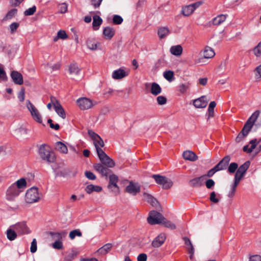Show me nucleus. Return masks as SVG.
Wrapping results in <instances>:
<instances>
[{"label":"nucleus","instance_id":"obj_13","mask_svg":"<svg viewBox=\"0 0 261 261\" xmlns=\"http://www.w3.org/2000/svg\"><path fill=\"white\" fill-rule=\"evenodd\" d=\"M202 4L201 2H197L195 3L185 6L182 8L181 13L185 16L191 15L195 10Z\"/></svg>","mask_w":261,"mask_h":261},{"label":"nucleus","instance_id":"obj_21","mask_svg":"<svg viewBox=\"0 0 261 261\" xmlns=\"http://www.w3.org/2000/svg\"><path fill=\"white\" fill-rule=\"evenodd\" d=\"M11 77L15 84L21 85L23 84L22 75L19 72L12 71L11 73Z\"/></svg>","mask_w":261,"mask_h":261},{"label":"nucleus","instance_id":"obj_28","mask_svg":"<svg viewBox=\"0 0 261 261\" xmlns=\"http://www.w3.org/2000/svg\"><path fill=\"white\" fill-rule=\"evenodd\" d=\"M227 14H220L214 18L212 20V23L214 25H219L224 22L227 17Z\"/></svg>","mask_w":261,"mask_h":261},{"label":"nucleus","instance_id":"obj_26","mask_svg":"<svg viewBox=\"0 0 261 261\" xmlns=\"http://www.w3.org/2000/svg\"><path fill=\"white\" fill-rule=\"evenodd\" d=\"M185 245L187 246V249L188 250V253L190 254V258L191 259L192 258L193 256L194 253V247L190 241V240L188 237H184L183 238Z\"/></svg>","mask_w":261,"mask_h":261},{"label":"nucleus","instance_id":"obj_24","mask_svg":"<svg viewBox=\"0 0 261 261\" xmlns=\"http://www.w3.org/2000/svg\"><path fill=\"white\" fill-rule=\"evenodd\" d=\"M182 156L184 159L190 161H195L198 159L196 154L194 152L190 150L184 151Z\"/></svg>","mask_w":261,"mask_h":261},{"label":"nucleus","instance_id":"obj_55","mask_svg":"<svg viewBox=\"0 0 261 261\" xmlns=\"http://www.w3.org/2000/svg\"><path fill=\"white\" fill-rule=\"evenodd\" d=\"M217 171H219L218 169L215 166L214 167L210 169L207 172V174L205 175H203L204 176H207L208 177H211L214 175V174Z\"/></svg>","mask_w":261,"mask_h":261},{"label":"nucleus","instance_id":"obj_15","mask_svg":"<svg viewBox=\"0 0 261 261\" xmlns=\"http://www.w3.org/2000/svg\"><path fill=\"white\" fill-rule=\"evenodd\" d=\"M208 103V100L205 96H202L193 100V104L196 108H204L206 107Z\"/></svg>","mask_w":261,"mask_h":261},{"label":"nucleus","instance_id":"obj_16","mask_svg":"<svg viewBox=\"0 0 261 261\" xmlns=\"http://www.w3.org/2000/svg\"><path fill=\"white\" fill-rule=\"evenodd\" d=\"M250 165L249 161L245 162L243 165H241L236 171L235 175L243 178L247 170L248 169Z\"/></svg>","mask_w":261,"mask_h":261},{"label":"nucleus","instance_id":"obj_7","mask_svg":"<svg viewBox=\"0 0 261 261\" xmlns=\"http://www.w3.org/2000/svg\"><path fill=\"white\" fill-rule=\"evenodd\" d=\"M165 218L160 213L152 211L149 213V216L147 218L148 223L151 225L162 223Z\"/></svg>","mask_w":261,"mask_h":261},{"label":"nucleus","instance_id":"obj_47","mask_svg":"<svg viewBox=\"0 0 261 261\" xmlns=\"http://www.w3.org/2000/svg\"><path fill=\"white\" fill-rule=\"evenodd\" d=\"M190 84L187 83L185 84H181L178 86V90L181 93H185L190 88Z\"/></svg>","mask_w":261,"mask_h":261},{"label":"nucleus","instance_id":"obj_32","mask_svg":"<svg viewBox=\"0 0 261 261\" xmlns=\"http://www.w3.org/2000/svg\"><path fill=\"white\" fill-rule=\"evenodd\" d=\"M21 192L27 187V181L24 178H21L17 180L13 184Z\"/></svg>","mask_w":261,"mask_h":261},{"label":"nucleus","instance_id":"obj_59","mask_svg":"<svg viewBox=\"0 0 261 261\" xmlns=\"http://www.w3.org/2000/svg\"><path fill=\"white\" fill-rule=\"evenodd\" d=\"M7 76L4 68L0 65V81H5Z\"/></svg>","mask_w":261,"mask_h":261},{"label":"nucleus","instance_id":"obj_36","mask_svg":"<svg viewBox=\"0 0 261 261\" xmlns=\"http://www.w3.org/2000/svg\"><path fill=\"white\" fill-rule=\"evenodd\" d=\"M17 234L15 230L11 227L7 229L6 232L8 239L11 241L14 240L17 238Z\"/></svg>","mask_w":261,"mask_h":261},{"label":"nucleus","instance_id":"obj_58","mask_svg":"<svg viewBox=\"0 0 261 261\" xmlns=\"http://www.w3.org/2000/svg\"><path fill=\"white\" fill-rule=\"evenodd\" d=\"M157 101L159 105H163L166 103L167 99L163 96H159L157 97Z\"/></svg>","mask_w":261,"mask_h":261},{"label":"nucleus","instance_id":"obj_41","mask_svg":"<svg viewBox=\"0 0 261 261\" xmlns=\"http://www.w3.org/2000/svg\"><path fill=\"white\" fill-rule=\"evenodd\" d=\"M94 145L95 147L97 153L98 154V150H102V147L104 146V142L101 137H99L98 139H96L93 141Z\"/></svg>","mask_w":261,"mask_h":261},{"label":"nucleus","instance_id":"obj_51","mask_svg":"<svg viewBox=\"0 0 261 261\" xmlns=\"http://www.w3.org/2000/svg\"><path fill=\"white\" fill-rule=\"evenodd\" d=\"M123 22V18L121 16L115 15L113 18V23L115 24H120Z\"/></svg>","mask_w":261,"mask_h":261},{"label":"nucleus","instance_id":"obj_30","mask_svg":"<svg viewBox=\"0 0 261 261\" xmlns=\"http://www.w3.org/2000/svg\"><path fill=\"white\" fill-rule=\"evenodd\" d=\"M102 23V19L99 16L94 15L93 17L92 27L94 30H98Z\"/></svg>","mask_w":261,"mask_h":261},{"label":"nucleus","instance_id":"obj_19","mask_svg":"<svg viewBox=\"0 0 261 261\" xmlns=\"http://www.w3.org/2000/svg\"><path fill=\"white\" fill-rule=\"evenodd\" d=\"M166 239V236L165 233H160L153 240L152 242V246L155 248L160 247L165 242Z\"/></svg>","mask_w":261,"mask_h":261},{"label":"nucleus","instance_id":"obj_52","mask_svg":"<svg viewBox=\"0 0 261 261\" xmlns=\"http://www.w3.org/2000/svg\"><path fill=\"white\" fill-rule=\"evenodd\" d=\"M36 7L35 6H34L26 10L24 12V14L25 16L32 15L36 12Z\"/></svg>","mask_w":261,"mask_h":261},{"label":"nucleus","instance_id":"obj_61","mask_svg":"<svg viewBox=\"0 0 261 261\" xmlns=\"http://www.w3.org/2000/svg\"><path fill=\"white\" fill-rule=\"evenodd\" d=\"M210 200L214 203H218L219 199L216 198V194L215 192H211L210 197Z\"/></svg>","mask_w":261,"mask_h":261},{"label":"nucleus","instance_id":"obj_29","mask_svg":"<svg viewBox=\"0 0 261 261\" xmlns=\"http://www.w3.org/2000/svg\"><path fill=\"white\" fill-rule=\"evenodd\" d=\"M170 51L171 54L179 57L182 54V47L180 45L172 46L170 47Z\"/></svg>","mask_w":261,"mask_h":261},{"label":"nucleus","instance_id":"obj_50","mask_svg":"<svg viewBox=\"0 0 261 261\" xmlns=\"http://www.w3.org/2000/svg\"><path fill=\"white\" fill-rule=\"evenodd\" d=\"M17 12V10L16 9H12L11 10H10L7 14H6L5 19H10L13 17L15 16Z\"/></svg>","mask_w":261,"mask_h":261},{"label":"nucleus","instance_id":"obj_6","mask_svg":"<svg viewBox=\"0 0 261 261\" xmlns=\"http://www.w3.org/2000/svg\"><path fill=\"white\" fill-rule=\"evenodd\" d=\"M76 104L81 110H85L91 109L96 102L86 97H81L77 99Z\"/></svg>","mask_w":261,"mask_h":261},{"label":"nucleus","instance_id":"obj_35","mask_svg":"<svg viewBox=\"0 0 261 261\" xmlns=\"http://www.w3.org/2000/svg\"><path fill=\"white\" fill-rule=\"evenodd\" d=\"M55 148L62 153L66 154L68 152L67 146L62 142H57L55 145Z\"/></svg>","mask_w":261,"mask_h":261},{"label":"nucleus","instance_id":"obj_33","mask_svg":"<svg viewBox=\"0 0 261 261\" xmlns=\"http://www.w3.org/2000/svg\"><path fill=\"white\" fill-rule=\"evenodd\" d=\"M215 53L214 50L209 46H206L203 50V58L210 59L214 57Z\"/></svg>","mask_w":261,"mask_h":261},{"label":"nucleus","instance_id":"obj_31","mask_svg":"<svg viewBox=\"0 0 261 261\" xmlns=\"http://www.w3.org/2000/svg\"><path fill=\"white\" fill-rule=\"evenodd\" d=\"M101 190V187L92 184L87 186L85 188V191L88 194H91L93 192H99Z\"/></svg>","mask_w":261,"mask_h":261},{"label":"nucleus","instance_id":"obj_5","mask_svg":"<svg viewBox=\"0 0 261 261\" xmlns=\"http://www.w3.org/2000/svg\"><path fill=\"white\" fill-rule=\"evenodd\" d=\"M26 105L33 119L38 123H41L42 122V116L37 109L29 100H27Z\"/></svg>","mask_w":261,"mask_h":261},{"label":"nucleus","instance_id":"obj_25","mask_svg":"<svg viewBox=\"0 0 261 261\" xmlns=\"http://www.w3.org/2000/svg\"><path fill=\"white\" fill-rule=\"evenodd\" d=\"M118 181V177L115 174L111 175L109 176V184L108 187L109 189H112L113 188L116 189L117 191L118 190V187L117 186V182Z\"/></svg>","mask_w":261,"mask_h":261},{"label":"nucleus","instance_id":"obj_40","mask_svg":"<svg viewBox=\"0 0 261 261\" xmlns=\"http://www.w3.org/2000/svg\"><path fill=\"white\" fill-rule=\"evenodd\" d=\"M170 33L169 30L166 27H161L158 30V35L160 38L163 39L165 38L169 35Z\"/></svg>","mask_w":261,"mask_h":261},{"label":"nucleus","instance_id":"obj_39","mask_svg":"<svg viewBox=\"0 0 261 261\" xmlns=\"http://www.w3.org/2000/svg\"><path fill=\"white\" fill-rule=\"evenodd\" d=\"M113 245L112 244L108 243L103 245L102 247L100 248L97 252L99 254L101 255H105L110 251L112 248Z\"/></svg>","mask_w":261,"mask_h":261},{"label":"nucleus","instance_id":"obj_37","mask_svg":"<svg viewBox=\"0 0 261 261\" xmlns=\"http://www.w3.org/2000/svg\"><path fill=\"white\" fill-rule=\"evenodd\" d=\"M143 197L145 201L153 206H155L158 204L156 199L148 193H144Z\"/></svg>","mask_w":261,"mask_h":261},{"label":"nucleus","instance_id":"obj_3","mask_svg":"<svg viewBox=\"0 0 261 261\" xmlns=\"http://www.w3.org/2000/svg\"><path fill=\"white\" fill-rule=\"evenodd\" d=\"M39 153L42 160L48 163H54L56 160L55 153L50 150L48 146L45 144L40 146Z\"/></svg>","mask_w":261,"mask_h":261},{"label":"nucleus","instance_id":"obj_1","mask_svg":"<svg viewBox=\"0 0 261 261\" xmlns=\"http://www.w3.org/2000/svg\"><path fill=\"white\" fill-rule=\"evenodd\" d=\"M259 114L260 111L256 110L251 115L245 122L242 130L236 137V142H240L241 141L244 137L248 135L253 126L255 127V129H257L261 126V121L258 122L257 121Z\"/></svg>","mask_w":261,"mask_h":261},{"label":"nucleus","instance_id":"obj_60","mask_svg":"<svg viewBox=\"0 0 261 261\" xmlns=\"http://www.w3.org/2000/svg\"><path fill=\"white\" fill-rule=\"evenodd\" d=\"M86 177L90 180H94L96 179V176L91 171H86L85 172Z\"/></svg>","mask_w":261,"mask_h":261},{"label":"nucleus","instance_id":"obj_62","mask_svg":"<svg viewBox=\"0 0 261 261\" xmlns=\"http://www.w3.org/2000/svg\"><path fill=\"white\" fill-rule=\"evenodd\" d=\"M205 185L207 189H211L215 185V181L212 179H208L205 182Z\"/></svg>","mask_w":261,"mask_h":261},{"label":"nucleus","instance_id":"obj_4","mask_svg":"<svg viewBox=\"0 0 261 261\" xmlns=\"http://www.w3.org/2000/svg\"><path fill=\"white\" fill-rule=\"evenodd\" d=\"M40 194L38 188L32 187L28 189L25 193V200L27 203H33L36 202L40 199Z\"/></svg>","mask_w":261,"mask_h":261},{"label":"nucleus","instance_id":"obj_57","mask_svg":"<svg viewBox=\"0 0 261 261\" xmlns=\"http://www.w3.org/2000/svg\"><path fill=\"white\" fill-rule=\"evenodd\" d=\"M53 247L57 249H61L63 248V244L61 241H56L53 244Z\"/></svg>","mask_w":261,"mask_h":261},{"label":"nucleus","instance_id":"obj_49","mask_svg":"<svg viewBox=\"0 0 261 261\" xmlns=\"http://www.w3.org/2000/svg\"><path fill=\"white\" fill-rule=\"evenodd\" d=\"M162 223L165 227L170 229H175L176 228V225L170 221L167 220L165 219L164 220H163Z\"/></svg>","mask_w":261,"mask_h":261},{"label":"nucleus","instance_id":"obj_34","mask_svg":"<svg viewBox=\"0 0 261 261\" xmlns=\"http://www.w3.org/2000/svg\"><path fill=\"white\" fill-rule=\"evenodd\" d=\"M150 92L153 95H158L162 92L160 86L156 83L153 82L151 84Z\"/></svg>","mask_w":261,"mask_h":261},{"label":"nucleus","instance_id":"obj_23","mask_svg":"<svg viewBox=\"0 0 261 261\" xmlns=\"http://www.w3.org/2000/svg\"><path fill=\"white\" fill-rule=\"evenodd\" d=\"M49 234L52 239L56 241H61L63 238H65L67 232L65 230L61 232H50Z\"/></svg>","mask_w":261,"mask_h":261},{"label":"nucleus","instance_id":"obj_38","mask_svg":"<svg viewBox=\"0 0 261 261\" xmlns=\"http://www.w3.org/2000/svg\"><path fill=\"white\" fill-rule=\"evenodd\" d=\"M100 45V43L93 39H88L87 41V46L88 48L92 50H96Z\"/></svg>","mask_w":261,"mask_h":261},{"label":"nucleus","instance_id":"obj_18","mask_svg":"<svg viewBox=\"0 0 261 261\" xmlns=\"http://www.w3.org/2000/svg\"><path fill=\"white\" fill-rule=\"evenodd\" d=\"M128 70H125L124 69L119 68L115 70L112 73V77L115 80H120L128 75Z\"/></svg>","mask_w":261,"mask_h":261},{"label":"nucleus","instance_id":"obj_45","mask_svg":"<svg viewBox=\"0 0 261 261\" xmlns=\"http://www.w3.org/2000/svg\"><path fill=\"white\" fill-rule=\"evenodd\" d=\"M68 37V36L64 30H60L58 31L57 36L54 38V41H57L58 39H65Z\"/></svg>","mask_w":261,"mask_h":261},{"label":"nucleus","instance_id":"obj_22","mask_svg":"<svg viewBox=\"0 0 261 261\" xmlns=\"http://www.w3.org/2000/svg\"><path fill=\"white\" fill-rule=\"evenodd\" d=\"M115 30L110 27H107L103 28V35L107 39H111L115 35Z\"/></svg>","mask_w":261,"mask_h":261},{"label":"nucleus","instance_id":"obj_20","mask_svg":"<svg viewBox=\"0 0 261 261\" xmlns=\"http://www.w3.org/2000/svg\"><path fill=\"white\" fill-rule=\"evenodd\" d=\"M230 161V156L226 155L216 165V166L219 171L225 170L227 168Z\"/></svg>","mask_w":261,"mask_h":261},{"label":"nucleus","instance_id":"obj_2","mask_svg":"<svg viewBox=\"0 0 261 261\" xmlns=\"http://www.w3.org/2000/svg\"><path fill=\"white\" fill-rule=\"evenodd\" d=\"M259 114L260 111L256 110L251 115L245 122L242 130L236 137V142H240L241 141L244 137L248 135L253 126L255 127V129H257L261 126V121L258 122L257 121Z\"/></svg>","mask_w":261,"mask_h":261},{"label":"nucleus","instance_id":"obj_27","mask_svg":"<svg viewBox=\"0 0 261 261\" xmlns=\"http://www.w3.org/2000/svg\"><path fill=\"white\" fill-rule=\"evenodd\" d=\"M204 176L196 177L189 181V184L193 187H199L203 185Z\"/></svg>","mask_w":261,"mask_h":261},{"label":"nucleus","instance_id":"obj_46","mask_svg":"<svg viewBox=\"0 0 261 261\" xmlns=\"http://www.w3.org/2000/svg\"><path fill=\"white\" fill-rule=\"evenodd\" d=\"M228 172L230 173H233L238 169V165L237 163L233 162L231 163L229 165H228Z\"/></svg>","mask_w":261,"mask_h":261},{"label":"nucleus","instance_id":"obj_10","mask_svg":"<svg viewBox=\"0 0 261 261\" xmlns=\"http://www.w3.org/2000/svg\"><path fill=\"white\" fill-rule=\"evenodd\" d=\"M155 182L162 186L164 189H168L172 185V181L165 176L158 174H154L152 176Z\"/></svg>","mask_w":261,"mask_h":261},{"label":"nucleus","instance_id":"obj_56","mask_svg":"<svg viewBox=\"0 0 261 261\" xmlns=\"http://www.w3.org/2000/svg\"><path fill=\"white\" fill-rule=\"evenodd\" d=\"M37 249V241L35 239H34L31 243L30 251L32 253H35L36 252Z\"/></svg>","mask_w":261,"mask_h":261},{"label":"nucleus","instance_id":"obj_54","mask_svg":"<svg viewBox=\"0 0 261 261\" xmlns=\"http://www.w3.org/2000/svg\"><path fill=\"white\" fill-rule=\"evenodd\" d=\"M67 11V5L66 3H62L59 5V12L60 13H65Z\"/></svg>","mask_w":261,"mask_h":261},{"label":"nucleus","instance_id":"obj_8","mask_svg":"<svg viewBox=\"0 0 261 261\" xmlns=\"http://www.w3.org/2000/svg\"><path fill=\"white\" fill-rule=\"evenodd\" d=\"M21 192L14 185L12 184L6 191V198L7 200L13 201L15 200L19 194Z\"/></svg>","mask_w":261,"mask_h":261},{"label":"nucleus","instance_id":"obj_12","mask_svg":"<svg viewBox=\"0 0 261 261\" xmlns=\"http://www.w3.org/2000/svg\"><path fill=\"white\" fill-rule=\"evenodd\" d=\"M50 101H51L53 106H54V108L56 112L57 113V114L60 117H61L62 119H65V118H66L65 111L64 110L62 106H61V105L58 101V100H57V99L55 97L51 96L50 97Z\"/></svg>","mask_w":261,"mask_h":261},{"label":"nucleus","instance_id":"obj_63","mask_svg":"<svg viewBox=\"0 0 261 261\" xmlns=\"http://www.w3.org/2000/svg\"><path fill=\"white\" fill-rule=\"evenodd\" d=\"M25 97V91L24 89H21L18 95V98L19 100L22 102L24 100Z\"/></svg>","mask_w":261,"mask_h":261},{"label":"nucleus","instance_id":"obj_64","mask_svg":"<svg viewBox=\"0 0 261 261\" xmlns=\"http://www.w3.org/2000/svg\"><path fill=\"white\" fill-rule=\"evenodd\" d=\"M249 261H261V256L259 255L250 256Z\"/></svg>","mask_w":261,"mask_h":261},{"label":"nucleus","instance_id":"obj_11","mask_svg":"<svg viewBox=\"0 0 261 261\" xmlns=\"http://www.w3.org/2000/svg\"><path fill=\"white\" fill-rule=\"evenodd\" d=\"M11 227L14 228L19 236L29 234L31 232L26 222L24 221L17 223L16 224L11 226Z\"/></svg>","mask_w":261,"mask_h":261},{"label":"nucleus","instance_id":"obj_14","mask_svg":"<svg viewBox=\"0 0 261 261\" xmlns=\"http://www.w3.org/2000/svg\"><path fill=\"white\" fill-rule=\"evenodd\" d=\"M126 191L133 195H136L140 191V186L138 183L130 181L129 185L126 187Z\"/></svg>","mask_w":261,"mask_h":261},{"label":"nucleus","instance_id":"obj_9","mask_svg":"<svg viewBox=\"0 0 261 261\" xmlns=\"http://www.w3.org/2000/svg\"><path fill=\"white\" fill-rule=\"evenodd\" d=\"M101 164L108 168H112L115 166V163L102 150H98L97 154Z\"/></svg>","mask_w":261,"mask_h":261},{"label":"nucleus","instance_id":"obj_48","mask_svg":"<svg viewBox=\"0 0 261 261\" xmlns=\"http://www.w3.org/2000/svg\"><path fill=\"white\" fill-rule=\"evenodd\" d=\"M82 236V232L79 229H75L70 232L69 236L70 239L73 240L76 236L81 237Z\"/></svg>","mask_w":261,"mask_h":261},{"label":"nucleus","instance_id":"obj_43","mask_svg":"<svg viewBox=\"0 0 261 261\" xmlns=\"http://www.w3.org/2000/svg\"><path fill=\"white\" fill-rule=\"evenodd\" d=\"M216 106V103L215 101H211L208 108V117H213L214 115V108Z\"/></svg>","mask_w":261,"mask_h":261},{"label":"nucleus","instance_id":"obj_42","mask_svg":"<svg viewBox=\"0 0 261 261\" xmlns=\"http://www.w3.org/2000/svg\"><path fill=\"white\" fill-rule=\"evenodd\" d=\"M81 69L76 64H71L69 67V71L71 74L78 75Z\"/></svg>","mask_w":261,"mask_h":261},{"label":"nucleus","instance_id":"obj_44","mask_svg":"<svg viewBox=\"0 0 261 261\" xmlns=\"http://www.w3.org/2000/svg\"><path fill=\"white\" fill-rule=\"evenodd\" d=\"M164 77L165 79H166L169 82L172 81L174 79V72L171 70L166 71L164 72L163 74Z\"/></svg>","mask_w":261,"mask_h":261},{"label":"nucleus","instance_id":"obj_53","mask_svg":"<svg viewBox=\"0 0 261 261\" xmlns=\"http://www.w3.org/2000/svg\"><path fill=\"white\" fill-rule=\"evenodd\" d=\"M254 54L256 57H259L261 55V41L255 46L253 49Z\"/></svg>","mask_w":261,"mask_h":261},{"label":"nucleus","instance_id":"obj_17","mask_svg":"<svg viewBox=\"0 0 261 261\" xmlns=\"http://www.w3.org/2000/svg\"><path fill=\"white\" fill-rule=\"evenodd\" d=\"M94 169L102 176H107L111 172L108 167L100 163L95 164L94 165Z\"/></svg>","mask_w":261,"mask_h":261}]
</instances>
